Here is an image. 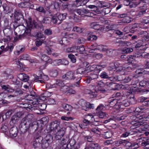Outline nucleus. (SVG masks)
I'll use <instances>...</instances> for the list:
<instances>
[{
	"label": "nucleus",
	"instance_id": "obj_1",
	"mask_svg": "<svg viewBox=\"0 0 149 149\" xmlns=\"http://www.w3.org/2000/svg\"><path fill=\"white\" fill-rule=\"evenodd\" d=\"M60 123L57 121L52 122L50 128L52 131L54 133L56 139L57 140L62 138L65 133V128L60 126Z\"/></svg>",
	"mask_w": 149,
	"mask_h": 149
},
{
	"label": "nucleus",
	"instance_id": "obj_2",
	"mask_svg": "<svg viewBox=\"0 0 149 149\" xmlns=\"http://www.w3.org/2000/svg\"><path fill=\"white\" fill-rule=\"evenodd\" d=\"M33 116L31 114H29L22 120L19 126L20 131L22 132H25L32 125Z\"/></svg>",
	"mask_w": 149,
	"mask_h": 149
},
{
	"label": "nucleus",
	"instance_id": "obj_3",
	"mask_svg": "<svg viewBox=\"0 0 149 149\" xmlns=\"http://www.w3.org/2000/svg\"><path fill=\"white\" fill-rule=\"evenodd\" d=\"M76 13L81 15L86 14L85 15L91 17H93L94 15V13L90 12L89 10H70L68 13L69 17L73 18L75 22L78 20L77 16L75 14Z\"/></svg>",
	"mask_w": 149,
	"mask_h": 149
},
{
	"label": "nucleus",
	"instance_id": "obj_4",
	"mask_svg": "<svg viewBox=\"0 0 149 149\" xmlns=\"http://www.w3.org/2000/svg\"><path fill=\"white\" fill-rule=\"evenodd\" d=\"M146 118H143L142 116H140L139 117V119L140 120L138 121V123L136 124L134 126H136V127H138L141 126V128H140L138 129V131L140 132H143L144 131H146L147 130H149V124H144V123L142 122L145 120Z\"/></svg>",
	"mask_w": 149,
	"mask_h": 149
},
{
	"label": "nucleus",
	"instance_id": "obj_5",
	"mask_svg": "<svg viewBox=\"0 0 149 149\" xmlns=\"http://www.w3.org/2000/svg\"><path fill=\"white\" fill-rule=\"evenodd\" d=\"M53 138L52 136L49 134L47 135L44 139L40 142L41 147L43 149L47 148L49 145L53 141Z\"/></svg>",
	"mask_w": 149,
	"mask_h": 149
},
{
	"label": "nucleus",
	"instance_id": "obj_6",
	"mask_svg": "<svg viewBox=\"0 0 149 149\" xmlns=\"http://www.w3.org/2000/svg\"><path fill=\"white\" fill-rule=\"evenodd\" d=\"M64 84V83L62 81L57 80L56 81L55 83L53 84H51L50 83L47 84L46 85V86L48 89L56 88L60 90Z\"/></svg>",
	"mask_w": 149,
	"mask_h": 149
},
{
	"label": "nucleus",
	"instance_id": "obj_7",
	"mask_svg": "<svg viewBox=\"0 0 149 149\" xmlns=\"http://www.w3.org/2000/svg\"><path fill=\"white\" fill-rule=\"evenodd\" d=\"M136 57H141L149 58V53L146 52H143L140 53L135 56L131 55L128 57V61L129 62H132L135 59Z\"/></svg>",
	"mask_w": 149,
	"mask_h": 149
},
{
	"label": "nucleus",
	"instance_id": "obj_8",
	"mask_svg": "<svg viewBox=\"0 0 149 149\" xmlns=\"http://www.w3.org/2000/svg\"><path fill=\"white\" fill-rule=\"evenodd\" d=\"M79 104L81 106L82 109L85 111L88 110L90 108H93L94 107V104H91L83 99H81L79 101Z\"/></svg>",
	"mask_w": 149,
	"mask_h": 149
},
{
	"label": "nucleus",
	"instance_id": "obj_9",
	"mask_svg": "<svg viewBox=\"0 0 149 149\" xmlns=\"http://www.w3.org/2000/svg\"><path fill=\"white\" fill-rule=\"evenodd\" d=\"M102 66L98 65H89L86 68V72H87L94 71L96 73L99 72L101 70Z\"/></svg>",
	"mask_w": 149,
	"mask_h": 149
},
{
	"label": "nucleus",
	"instance_id": "obj_10",
	"mask_svg": "<svg viewBox=\"0 0 149 149\" xmlns=\"http://www.w3.org/2000/svg\"><path fill=\"white\" fill-rule=\"evenodd\" d=\"M93 48H95L94 49H91L90 51V52H93L95 50L98 49L103 52H106L108 49V47L107 46L102 45H98L97 44H95L92 45Z\"/></svg>",
	"mask_w": 149,
	"mask_h": 149
},
{
	"label": "nucleus",
	"instance_id": "obj_11",
	"mask_svg": "<svg viewBox=\"0 0 149 149\" xmlns=\"http://www.w3.org/2000/svg\"><path fill=\"white\" fill-rule=\"evenodd\" d=\"M26 21L27 26L29 29L26 30L23 34L24 36H26V35L28 36H30V28H32L33 26H34V25L33 23L31 22V19L30 18H28V20H26Z\"/></svg>",
	"mask_w": 149,
	"mask_h": 149
},
{
	"label": "nucleus",
	"instance_id": "obj_12",
	"mask_svg": "<svg viewBox=\"0 0 149 149\" xmlns=\"http://www.w3.org/2000/svg\"><path fill=\"white\" fill-rule=\"evenodd\" d=\"M120 100L116 99H113L110 102L109 104V106L111 107H114L115 108L118 109L121 108L120 106Z\"/></svg>",
	"mask_w": 149,
	"mask_h": 149
},
{
	"label": "nucleus",
	"instance_id": "obj_13",
	"mask_svg": "<svg viewBox=\"0 0 149 149\" xmlns=\"http://www.w3.org/2000/svg\"><path fill=\"white\" fill-rule=\"evenodd\" d=\"M136 48H140V49L145 50L147 47V45L142 40H139L138 43L135 45Z\"/></svg>",
	"mask_w": 149,
	"mask_h": 149
},
{
	"label": "nucleus",
	"instance_id": "obj_14",
	"mask_svg": "<svg viewBox=\"0 0 149 149\" xmlns=\"http://www.w3.org/2000/svg\"><path fill=\"white\" fill-rule=\"evenodd\" d=\"M99 22H94L91 23L90 24V26L92 28L94 29H95L102 30L104 28H102V26L100 25L99 24Z\"/></svg>",
	"mask_w": 149,
	"mask_h": 149
},
{
	"label": "nucleus",
	"instance_id": "obj_15",
	"mask_svg": "<svg viewBox=\"0 0 149 149\" xmlns=\"http://www.w3.org/2000/svg\"><path fill=\"white\" fill-rule=\"evenodd\" d=\"M62 78L69 79H74L75 78V77L74 73L70 71L68 72L65 75L62 76Z\"/></svg>",
	"mask_w": 149,
	"mask_h": 149
},
{
	"label": "nucleus",
	"instance_id": "obj_16",
	"mask_svg": "<svg viewBox=\"0 0 149 149\" xmlns=\"http://www.w3.org/2000/svg\"><path fill=\"white\" fill-rule=\"evenodd\" d=\"M42 140L43 138L41 136L37 138L33 142V145L34 148H35L38 147Z\"/></svg>",
	"mask_w": 149,
	"mask_h": 149
},
{
	"label": "nucleus",
	"instance_id": "obj_17",
	"mask_svg": "<svg viewBox=\"0 0 149 149\" xmlns=\"http://www.w3.org/2000/svg\"><path fill=\"white\" fill-rule=\"evenodd\" d=\"M17 133V130L15 127H13L11 128L9 130L10 136L12 137H15Z\"/></svg>",
	"mask_w": 149,
	"mask_h": 149
},
{
	"label": "nucleus",
	"instance_id": "obj_18",
	"mask_svg": "<svg viewBox=\"0 0 149 149\" xmlns=\"http://www.w3.org/2000/svg\"><path fill=\"white\" fill-rule=\"evenodd\" d=\"M85 91L86 93L89 95V96L91 98L96 97L97 94V92L95 90L91 91L86 89Z\"/></svg>",
	"mask_w": 149,
	"mask_h": 149
},
{
	"label": "nucleus",
	"instance_id": "obj_19",
	"mask_svg": "<svg viewBox=\"0 0 149 149\" xmlns=\"http://www.w3.org/2000/svg\"><path fill=\"white\" fill-rule=\"evenodd\" d=\"M56 14L59 21V22H58V24H60L61 23V21L63 20L66 18L67 15L66 13L60 14V13H58Z\"/></svg>",
	"mask_w": 149,
	"mask_h": 149
},
{
	"label": "nucleus",
	"instance_id": "obj_20",
	"mask_svg": "<svg viewBox=\"0 0 149 149\" xmlns=\"http://www.w3.org/2000/svg\"><path fill=\"white\" fill-rule=\"evenodd\" d=\"M41 56L40 57L42 60L45 61L47 63H52V59L49 57L45 54H41Z\"/></svg>",
	"mask_w": 149,
	"mask_h": 149
},
{
	"label": "nucleus",
	"instance_id": "obj_21",
	"mask_svg": "<svg viewBox=\"0 0 149 149\" xmlns=\"http://www.w3.org/2000/svg\"><path fill=\"white\" fill-rule=\"evenodd\" d=\"M18 77L21 80L24 82L27 81L29 79L28 76L24 74H18Z\"/></svg>",
	"mask_w": 149,
	"mask_h": 149
},
{
	"label": "nucleus",
	"instance_id": "obj_22",
	"mask_svg": "<svg viewBox=\"0 0 149 149\" xmlns=\"http://www.w3.org/2000/svg\"><path fill=\"white\" fill-rule=\"evenodd\" d=\"M74 84H72L69 85V86L65 85L64 84V86L61 88L60 91L63 93H67L68 89H70V88L74 87Z\"/></svg>",
	"mask_w": 149,
	"mask_h": 149
},
{
	"label": "nucleus",
	"instance_id": "obj_23",
	"mask_svg": "<svg viewBox=\"0 0 149 149\" xmlns=\"http://www.w3.org/2000/svg\"><path fill=\"white\" fill-rule=\"evenodd\" d=\"M139 33L142 35V37L146 41L149 40V35L146 31H141Z\"/></svg>",
	"mask_w": 149,
	"mask_h": 149
},
{
	"label": "nucleus",
	"instance_id": "obj_24",
	"mask_svg": "<svg viewBox=\"0 0 149 149\" xmlns=\"http://www.w3.org/2000/svg\"><path fill=\"white\" fill-rule=\"evenodd\" d=\"M81 79L80 78L78 79V81L76 82V84H74V87L70 88V89H68V91L67 93H69L70 94H74L76 93V91L73 89L72 88H74L75 86H79V81Z\"/></svg>",
	"mask_w": 149,
	"mask_h": 149
},
{
	"label": "nucleus",
	"instance_id": "obj_25",
	"mask_svg": "<svg viewBox=\"0 0 149 149\" xmlns=\"http://www.w3.org/2000/svg\"><path fill=\"white\" fill-rule=\"evenodd\" d=\"M98 75L97 74H92L90 77L87 78L86 80V82L88 83H89L91 80L97 79L98 78Z\"/></svg>",
	"mask_w": 149,
	"mask_h": 149
},
{
	"label": "nucleus",
	"instance_id": "obj_26",
	"mask_svg": "<svg viewBox=\"0 0 149 149\" xmlns=\"http://www.w3.org/2000/svg\"><path fill=\"white\" fill-rule=\"evenodd\" d=\"M89 123L88 120H86V119L84 120L83 123L81 125L79 124V126L82 129L87 128L89 127Z\"/></svg>",
	"mask_w": 149,
	"mask_h": 149
},
{
	"label": "nucleus",
	"instance_id": "obj_27",
	"mask_svg": "<svg viewBox=\"0 0 149 149\" xmlns=\"http://www.w3.org/2000/svg\"><path fill=\"white\" fill-rule=\"evenodd\" d=\"M20 59H23V60H29L30 61L33 63L34 62V60L30 59V56L27 54H24L23 55L20 56Z\"/></svg>",
	"mask_w": 149,
	"mask_h": 149
},
{
	"label": "nucleus",
	"instance_id": "obj_28",
	"mask_svg": "<svg viewBox=\"0 0 149 149\" xmlns=\"http://www.w3.org/2000/svg\"><path fill=\"white\" fill-rule=\"evenodd\" d=\"M121 76H119L116 77H110L109 79L111 81H121L122 79L121 78Z\"/></svg>",
	"mask_w": 149,
	"mask_h": 149
},
{
	"label": "nucleus",
	"instance_id": "obj_29",
	"mask_svg": "<svg viewBox=\"0 0 149 149\" xmlns=\"http://www.w3.org/2000/svg\"><path fill=\"white\" fill-rule=\"evenodd\" d=\"M105 10H95V12L98 14H101L102 15L108 14L111 12L110 10H107L108 11H105Z\"/></svg>",
	"mask_w": 149,
	"mask_h": 149
},
{
	"label": "nucleus",
	"instance_id": "obj_30",
	"mask_svg": "<svg viewBox=\"0 0 149 149\" xmlns=\"http://www.w3.org/2000/svg\"><path fill=\"white\" fill-rule=\"evenodd\" d=\"M14 48V44L13 43H10L8 44L5 48L4 50L5 52L9 51L10 52H12Z\"/></svg>",
	"mask_w": 149,
	"mask_h": 149
},
{
	"label": "nucleus",
	"instance_id": "obj_31",
	"mask_svg": "<svg viewBox=\"0 0 149 149\" xmlns=\"http://www.w3.org/2000/svg\"><path fill=\"white\" fill-rule=\"evenodd\" d=\"M19 118L16 115L13 116L11 118L10 124L13 125L19 120Z\"/></svg>",
	"mask_w": 149,
	"mask_h": 149
},
{
	"label": "nucleus",
	"instance_id": "obj_32",
	"mask_svg": "<svg viewBox=\"0 0 149 149\" xmlns=\"http://www.w3.org/2000/svg\"><path fill=\"white\" fill-rule=\"evenodd\" d=\"M12 113V111L9 110L5 113L4 115H3V114L1 115V116L2 117L3 119V120L4 119H6L7 118H9Z\"/></svg>",
	"mask_w": 149,
	"mask_h": 149
},
{
	"label": "nucleus",
	"instance_id": "obj_33",
	"mask_svg": "<svg viewBox=\"0 0 149 149\" xmlns=\"http://www.w3.org/2000/svg\"><path fill=\"white\" fill-rule=\"evenodd\" d=\"M86 118L87 119H86V120H88V123H89L90 122H92L94 120L93 115L91 113L87 115L86 117Z\"/></svg>",
	"mask_w": 149,
	"mask_h": 149
},
{
	"label": "nucleus",
	"instance_id": "obj_34",
	"mask_svg": "<svg viewBox=\"0 0 149 149\" xmlns=\"http://www.w3.org/2000/svg\"><path fill=\"white\" fill-rule=\"evenodd\" d=\"M120 106H121V107L123 106H124L125 107H127L130 104V103L127 100H123L121 102V100H120Z\"/></svg>",
	"mask_w": 149,
	"mask_h": 149
},
{
	"label": "nucleus",
	"instance_id": "obj_35",
	"mask_svg": "<svg viewBox=\"0 0 149 149\" xmlns=\"http://www.w3.org/2000/svg\"><path fill=\"white\" fill-rule=\"evenodd\" d=\"M112 135V132L110 131H108L104 133L103 137L105 139H108L111 138Z\"/></svg>",
	"mask_w": 149,
	"mask_h": 149
},
{
	"label": "nucleus",
	"instance_id": "obj_36",
	"mask_svg": "<svg viewBox=\"0 0 149 149\" xmlns=\"http://www.w3.org/2000/svg\"><path fill=\"white\" fill-rule=\"evenodd\" d=\"M76 46H74L67 48L66 52L67 53H73L76 52L77 51Z\"/></svg>",
	"mask_w": 149,
	"mask_h": 149
},
{
	"label": "nucleus",
	"instance_id": "obj_37",
	"mask_svg": "<svg viewBox=\"0 0 149 149\" xmlns=\"http://www.w3.org/2000/svg\"><path fill=\"white\" fill-rule=\"evenodd\" d=\"M36 36L37 39L38 40H43L45 39V37L44 35L41 32L37 33L36 34Z\"/></svg>",
	"mask_w": 149,
	"mask_h": 149
},
{
	"label": "nucleus",
	"instance_id": "obj_38",
	"mask_svg": "<svg viewBox=\"0 0 149 149\" xmlns=\"http://www.w3.org/2000/svg\"><path fill=\"white\" fill-rule=\"evenodd\" d=\"M77 49L76 52H79L80 54H83V52L85 51V48L83 46H76Z\"/></svg>",
	"mask_w": 149,
	"mask_h": 149
},
{
	"label": "nucleus",
	"instance_id": "obj_39",
	"mask_svg": "<svg viewBox=\"0 0 149 149\" xmlns=\"http://www.w3.org/2000/svg\"><path fill=\"white\" fill-rule=\"evenodd\" d=\"M98 114L99 117L100 118H105L107 117L108 115L106 114L105 113L103 112L97 113Z\"/></svg>",
	"mask_w": 149,
	"mask_h": 149
},
{
	"label": "nucleus",
	"instance_id": "obj_40",
	"mask_svg": "<svg viewBox=\"0 0 149 149\" xmlns=\"http://www.w3.org/2000/svg\"><path fill=\"white\" fill-rule=\"evenodd\" d=\"M90 133L92 134L94 133L98 135H100V130L96 128L90 129Z\"/></svg>",
	"mask_w": 149,
	"mask_h": 149
},
{
	"label": "nucleus",
	"instance_id": "obj_41",
	"mask_svg": "<svg viewBox=\"0 0 149 149\" xmlns=\"http://www.w3.org/2000/svg\"><path fill=\"white\" fill-rule=\"evenodd\" d=\"M104 107L102 104H100L99 105L96 109V113L102 112V111L104 110Z\"/></svg>",
	"mask_w": 149,
	"mask_h": 149
},
{
	"label": "nucleus",
	"instance_id": "obj_42",
	"mask_svg": "<svg viewBox=\"0 0 149 149\" xmlns=\"http://www.w3.org/2000/svg\"><path fill=\"white\" fill-rule=\"evenodd\" d=\"M133 51V49L132 48L125 47L122 49V52L123 54L128 53L132 52Z\"/></svg>",
	"mask_w": 149,
	"mask_h": 149
},
{
	"label": "nucleus",
	"instance_id": "obj_43",
	"mask_svg": "<svg viewBox=\"0 0 149 149\" xmlns=\"http://www.w3.org/2000/svg\"><path fill=\"white\" fill-rule=\"evenodd\" d=\"M86 72V69L83 68H81L78 69L76 71V73L79 74H84Z\"/></svg>",
	"mask_w": 149,
	"mask_h": 149
},
{
	"label": "nucleus",
	"instance_id": "obj_44",
	"mask_svg": "<svg viewBox=\"0 0 149 149\" xmlns=\"http://www.w3.org/2000/svg\"><path fill=\"white\" fill-rule=\"evenodd\" d=\"M72 30L74 31H76L78 33H81L84 30V29L82 28L75 26L73 28Z\"/></svg>",
	"mask_w": 149,
	"mask_h": 149
},
{
	"label": "nucleus",
	"instance_id": "obj_45",
	"mask_svg": "<svg viewBox=\"0 0 149 149\" xmlns=\"http://www.w3.org/2000/svg\"><path fill=\"white\" fill-rule=\"evenodd\" d=\"M39 72L40 73L41 79H43L44 81L49 80V78L48 76L44 75L41 71H39Z\"/></svg>",
	"mask_w": 149,
	"mask_h": 149
},
{
	"label": "nucleus",
	"instance_id": "obj_46",
	"mask_svg": "<svg viewBox=\"0 0 149 149\" xmlns=\"http://www.w3.org/2000/svg\"><path fill=\"white\" fill-rule=\"evenodd\" d=\"M67 140V139H65L63 138L62 140L60 141V143L61 147H63V146L65 145H66V146H67V143H68Z\"/></svg>",
	"mask_w": 149,
	"mask_h": 149
},
{
	"label": "nucleus",
	"instance_id": "obj_47",
	"mask_svg": "<svg viewBox=\"0 0 149 149\" xmlns=\"http://www.w3.org/2000/svg\"><path fill=\"white\" fill-rule=\"evenodd\" d=\"M35 95L34 92L32 91L31 92L30 94L27 96L26 98L28 100L30 101L32 100V99H33L32 97L34 96Z\"/></svg>",
	"mask_w": 149,
	"mask_h": 149
},
{
	"label": "nucleus",
	"instance_id": "obj_48",
	"mask_svg": "<svg viewBox=\"0 0 149 149\" xmlns=\"http://www.w3.org/2000/svg\"><path fill=\"white\" fill-rule=\"evenodd\" d=\"M121 78L122 79L121 81L123 83H128L129 82L131 79V78L129 76H128L126 77H125L124 79H123V77H122L121 76Z\"/></svg>",
	"mask_w": 149,
	"mask_h": 149
},
{
	"label": "nucleus",
	"instance_id": "obj_49",
	"mask_svg": "<svg viewBox=\"0 0 149 149\" xmlns=\"http://www.w3.org/2000/svg\"><path fill=\"white\" fill-rule=\"evenodd\" d=\"M125 141L123 140L119 139L118 141H116L115 142V145L118 146L120 145H124Z\"/></svg>",
	"mask_w": 149,
	"mask_h": 149
},
{
	"label": "nucleus",
	"instance_id": "obj_50",
	"mask_svg": "<svg viewBox=\"0 0 149 149\" xmlns=\"http://www.w3.org/2000/svg\"><path fill=\"white\" fill-rule=\"evenodd\" d=\"M52 63L55 66L61 65V59L54 60L52 61Z\"/></svg>",
	"mask_w": 149,
	"mask_h": 149
},
{
	"label": "nucleus",
	"instance_id": "obj_51",
	"mask_svg": "<svg viewBox=\"0 0 149 149\" xmlns=\"http://www.w3.org/2000/svg\"><path fill=\"white\" fill-rule=\"evenodd\" d=\"M50 74L53 77H56L58 75V72L56 69H52L50 71Z\"/></svg>",
	"mask_w": 149,
	"mask_h": 149
},
{
	"label": "nucleus",
	"instance_id": "obj_52",
	"mask_svg": "<svg viewBox=\"0 0 149 149\" xmlns=\"http://www.w3.org/2000/svg\"><path fill=\"white\" fill-rule=\"evenodd\" d=\"M100 76L101 78L103 79H109V78L108 74L105 72H102L100 74Z\"/></svg>",
	"mask_w": 149,
	"mask_h": 149
},
{
	"label": "nucleus",
	"instance_id": "obj_53",
	"mask_svg": "<svg viewBox=\"0 0 149 149\" xmlns=\"http://www.w3.org/2000/svg\"><path fill=\"white\" fill-rule=\"evenodd\" d=\"M51 21V18L49 17H45L43 19L42 22L45 24H49L50 22Z\"/></svg>",
	"mask_w": 149,
	"mask_h": 149
},
{
	"label": "nucleus",
	"instance_id": "obj_54",
	"mask_svg": "<svg viewBox=\"0 0 149 149\" xmlns=\"http://www.w3.org/2000/svg\"><path fill=\"white\" fill-rule=\"evenodd\" d=\"M149 83L148 81H147L145 80H142L140 81L139 83V85L140 87H143L149 84Z\"/></svg>",
	"mask_w": 149,
	"mask_h": 149
},
{
	"label": "nucleus",
	"instance_id": "obj_55",
	"mask_svg": "<svg viewBox=\"0 0 149 149\" xmlns=\"http://www.w3.org/2000/svg\"><path fill=\"white\" fill-rule=\"evenodd\" d=\"M64 109L66 111H70L72 109V107L68 104H64L63 105Z\"/></svg>",
	"mask_w": 149,
	"mask_h": 149
},
{
	"label": "nucleus",
	"instance_id": "obj_56",
	"mask_svg": "<svg viewBox=\"0 0 149 149\" xmlns=\"http://www.w3.org/2000/svg\"><path fill=\"white\" fill-rule=\"evenodd\" d=\"M68 56L73 63L76 62V60L74 55L72 54H70L68 55Z\"/></svg>",
	"mask_w": 149,
	"mask_h": 149
},
{
	"label": "nucleus",
	"instance_id": "obj_57",
	"mask_svg": "<svg viewBox=\"0 0 149 149\" xmlns=\"http://www.w3.org/2000/svg\"><path fill=\"white\" fill-rule=\"evenodd\" d=\"M52 22L54 24L57 23L58 24V22L59 21L57 18V16H56V14L52 16Z\"/></svg>",
	"mask_w": 149,
	"mask_h": 149
},
{
	"label": "nucleus",
	"instance_id": "obj_58",
	"mask_svg": "<svg viewBox=\"0 0 149 149\" xmlns=\"http://www.w3.org/2000/svg\"><path fill=\"white\" fill-rule=\"evenodd\" d=\"M124 141H125V143H124L123 145L125 146L126 147H131V148H132V143L126 140H125Z\"/></svg>",
	"mask_w": 149,
	"mask_h": 149
},
{
	"label": "nucleus",
	"instance_id": "obj_59",
	"mask_svg": "<svg viewBox=\"0 0 149 149\" xmlns=\"http://www.w3.org/2000/svg\"><path fill=\"white\" fill-rule=\"evenodd\" d=\"M39 11L45 14L46 15H51L52 14L50 10H39Z\"/></svg>",
	"mask_w": 149,
	"mask_h": 149
},
{
	"label": "nucleus",
	"instance_id": "obj_60",
	"mask_svg": "<svg viewBox=\"0 0 149 149\" xmlns=\"http://www.w3.org/2000/svg\"><path fill=\"white\" fill-rule=\"evenodd\" d=\"M137 67V65L134 64H131L130 65V66L125 67L126 69H128L129 70H133L134 68H136Z\"/></svg>",
	"mask_w": 149,
	"mask_h": 149
},
{
	"label": "nucleus",
	"instance_id": "obj_61",
	"mask_svg": "<svg viewBox=\"0 0 149 149\" xmlns=\"http://www.w3.org/2000/svg\"><path fill=\"white\" fill-rule=\"evenodd\" d=\"M97 38V37L96 36L91 35L88 37V40L89 41H93L96 40Z\"/></svg>",
	"mask_w": 149,
	"mask_h": 149
},
{
	"label": "nucleus",
	"instance_id": "obj_62",
	"mask_svg": "<svg viewBox=\"0 0 149 149\" xmlns=\"http://www.w3.org/2000/svg\"><path fill=\"white\" fill-rule=\"evenodd\" d=\"M93 149H100V146L97 143H92L91 144Z\"/></svg>",
	"mask_w": 149,
	"mask_h": 149
},
{
	"label": "nucleus",
	"instance_id": "obj_63",
	"mask_svg": "<svg viewBox=\"0 0 149 149\" xmlns=\"http://www.w3.org/2000/svg\"><path fill=\"white\" fill-rule=\"evenodd\" d=\"M44 33L47 36L50 35L52 34V31L50 29H47L45 30Z\"/></svg>",
	"mask_w": 149,
	"mask_h": 149
},
{
	"label": "nucleus",
	"instance_id": "obj_64",
	"mask_svg": "<svg viewBox=\"0 0 149 149\" xmlns=\"http://www.w3.org/2000/svg\"><path fill=\"white\" fill-rule=\"evenodd\" d=\"M61 119L63 120L68 121L70 120H72L74 118L71 117H67L65 116H63L61 117Z\"/></svg>",
	"mask_w": 149,
	"mask_h": 149
}]
</instances>
